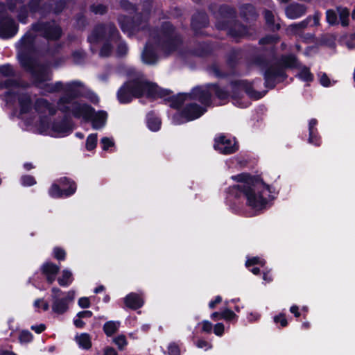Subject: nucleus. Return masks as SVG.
I'll list each match as a JSON object with an SVG mask.
<instances>
[{"label": "nucleus", "mask_w": 355, "mask_h": 355, "mask_svg": "<svg viewBox=\"0 0 355 355\" xmlns=\"http://www.w3.org/2000/svg\"><path fill=\"white\" fill-rule=\"evenodd\" d=\"M214 148L219 153L227 155L236 153L239 150V144L234 137L232 139L220 134L215 137Z\"/></svg>", "instance_id": "nucleus-14"}, {"label": "nucleus", "mask_w": 355, "mask_h": 355, "mask_svg": "<svg viewBox=\"0 0 355 355\" xmlns=\"http://www.w3.org/2000/svg\"><path fill=\"white\" fill-rule=\"evenodd\" d=\"M82 86V83L78 80H73L66 83L64 92L71 96L79 98L81 96L79 87Z\"/></svg>", "instance_id": "nucleus-44"}, {"label": "nucleus", "mask_w": 355, "mask_h": 355, "mask_svg": "<svg viewBox=\"0 0 355 355\" xmlns=\"http://www.w3.org/2000/svg\"><path fill=\"white\" fill-rule=\"evenodd\" d=\"M168 355H180V345L178 342H171L167 347Z\"/></svg>", "instance_id": "nucleus-60"}, {"label": "nucleus", "mask_w": 355, "mask_h": 355, "mask_svg": "<svg viewBox=\"0 0 355 355\" xmlns=\"http://www.w3.org/2000/svg\"><path fill=\"white\" fill-rule=\"evenodd\" d=\"M144 93L148 98H167L173 92L159 87L157 83L144 80Z\"/></svg>", "instance_id": "nucleus-19"}, {"label": "nucleus", "mask_w": 355, "mask_h": 355, "mask_svg": "<svg viewBox=\"0 0 355 355\" xmlns=\"http://www.w3.org/2000/svg\"><path fill=\"white\" fill-rule=\"evenodd\" d=\"M41 108L47 110L51 116H55L58 110V107L56 108L53 106L47 99L42 98L37 99L35 103V110L36 112H40Z\"/></svg>", "instance_id": "nucleus-36"}, {"label": "nucleus", "mask_w": 355, "mask_h": 355, "mask_svg": "<svg viewBox=\"0 0 355 355\" xmlns=\"http://www.w3.org/2000/svg\"><path fill=\"white\" fill-rule=\"evenodd\" d=\"M339 18L342 26L346 27L349 25V11L347 8H338Z\"/></svg>", "instance_id": "nucleus-52"}, {"label": "nucleus", "mask_w": 355, "mask_h": 355, "mask_svg": "<svg viewBox=\"0 0 355 355\" xmlns=\"http://www.w3.org/2000/svg\"><path fill=\"white\" fill-rule=\"evenodd\" d=\"M157 42L165 53L171 54L182 45L183 38L182 35L176 31L175 26L171 21H166L160 26Z\"/></svg>", "instance_id": "nucleus-2"}, {"label": "nucleus", "mask_w": 355, "mask_h": 355, "mask_svg": "<svg viewBox=\"0 0 355 355\" xmlns=\"http://www.w3.org/2000/svg\"><path fill=\"white\" fill-rule=\"evenodd\" d=\"M20 182L24 187H31L37 183L35 178L31 175H22L20 178Z\"/></svg>", "instance_id": "nucleus-62"}, {"label": "nucleus", "mask_w": 355, "mask_h": 355, "mask_svg": "<svg viewBox=\"0 0 355 355\" xmlns=\"http://www.w3.org/2000/svg\"><path fill=\"white\" fill-rule=\"evenodd\" d=\"M76 340L83 349L88 350L92 346L91 336L88 333H81L79 336H76Z\"/></svg>", "instance_id": "nucleus-43"}, {"label": "nucleus", "mask_w": 355, "mask_h": 355, "mask_svg": "<svg viewBox=\"0 0 355 355\" xmlns=\"http://www.w3.org/2000/svg\"><path fill=\"white\" fill-rule=\"evenodd\" d=\"M273 322L278 324H279V327L284 328L288 326V322L286 318V314L284 313H280L278 315H276L273 317Z\"/></svg>", "instance_id": "nucleus-61"}, {"label": "nucleus", "mask_w": 355, "mask_h": 355, "mask_svg": "<svg viewBox=\"0 0 355 355\" xmlns=\"http://www.w3.org/2000/svg\"><path fill=\"white\" fill-rule=\"evenodd\" d=\"M187 99H188L187 93H179L177 95H172L165 98L164 101L170 103V107L171 108L179 110L182 107Z\"/></svg>", "instance_id": "nucleus-35"}, {"label": "nucleus", "mask_w": 355, "mask_h": 355, "mask_svg": "<svg viewBox=\"0 0 355 355\" xmlns=\"http://www.w3.org/2000/svg\"><path fill=\"white\" fill-rule=\"evenodd\" d=\"M124 304L132 310H137L143 306L144 301L143 298L136 293H130L124 297Z\"/></svg>", "instance_id": "nucleus-31"}, {"label": "nucleus", "mask_w": 355, "mask_h": 355, "mask_svg": "<svg viewBox=\"0 0 355 355\" xmlns=\"http://www.w3.org/2000/svg\"><path fill=\"white\" fill-rule=\"evenodd\" d=\"M107 119V113L105 110H99L96 112L94 110V115L89 119V121L92 122L94 129H99L103 127Z\"/></svg>", "instance_id": "nucleus-34"}, {"label": "nucleus", "mask_w": 355, "mask_h": 355, "mask_svg": "<svg viewBox=\"0 0 355 355\" xmlns=\"http://www.w3.org/2000/svg\"><path fill=\"white\" fill-rule=\"evenodd\" d=\"M209 10L216 19L215 27L216 29L218 22L228 21L230 23L237 19L236 9L228 4L223 3L219 5L216 11H214L212 6H210Z\"/></svg>", "instance_id": "nucleus-15"}, {"label": "nucleus", "mask_w": 355, "mask_h": 355, "mask_svg": "<svg viewBox=\"0 0 355 355\" xmlns=\"http://www.w3.org/2000/svg\"><path fill=\"white\" fill-rule=\"evenodd\" d=\"M121 31L130 35L139 32L144 23L147 22L142 12H137L134 16L122 15L118 18Z\"/></svg>", "instance_id": "nucleus-11"}, {"label": "nucleus", "mask_w": 355, "mask_h": 355, "mask_svg": "<svg viewBox=\"0 0 355 355\" xmlns=\"http://www.w3.org/2000/svg\"><path fill=\"white\" fill-rule=\"evenodd\" d=\"M157 53L153 44L147 43L141 54L143 62L147 64H155L158 60Z\"/></svg>", "instance_id": "nucleus-30"}, {"label": "nucleus", "mask_w": 355, "mask_h": 355, "mask_svg": "<svg viewBox=\"0 0 355 355\" xmlns=\"http://www.w3.org/2000/svg\"><path fill=\"white\" fill-rule=\"evenodd\" d=\"M146 123L148 128L153 132L158 131L161 128L162 121L154 111L149 112L146 115Z\"/></svg>", "instance_id": "nucleus-39"}, {"label": "nucleus", "mask_w": 355, "mask_h": 355, "mask_svg": "<svg viewBox=\"0 0 355 355\" xmlns=\"http://www.w3.org/2000/svg\"><path fill=\"white\" fill-rule=\"evenodd\" d=\"M187 95L189 99L198 101L205 107L210 106L212 103V95L210 89H207L206 85L204 87H194Z\"/></svg>", "instance_id": "nucleus-17"}, {"label": "nucleus", "mask_w": 355, "mask_h": 355, "mask_svg": "<svg viewBox=\"0 0 355 355\" xmlns=\"http://www.w3.org/2000/svg\"><path fill=\"white\" fill-rule=\"evenodd\" d=\"M35 37L36 36L29 31L22 36L19 40L21 51L19 57L24 52L31 55V53L35 51Z\"/></svg>", "instance_id": "nucleus-28"}, {"label": "nucleus", "mask_w": 355, "mask_h": 355, "mask_svg": "<svg viewBox=\"0 0 355 355\" xmlns=\"http://www.w3.org/2000/svg\"><path fill=\"white\" fill-rule=\"evenodd\" d=\"M71 114L76 119L83 118L85 121H89L94 114V108L87 103L74 101L72 103Z\"/></svg>", "instance_id": "nucleus-20"}, {"label": "nucleus", "mask_w": 355, "mask_h": 355, "mask_svg": "<svg viewBox=\"0 0 355 355\" xmlns=\"http://www.w3.org/2000/svg\"><path fill=\"white\" fill-rule=\"evenodd\" d=\"M107 35L105 40L110 41V42H118L121 36L116 26L114 23H109L107 26Z\"/></svg>", "instance_id": "nucleus-41"}, {"label": "nucleus", "mask_w": 355, "mask_h": 355, "mask_svg": "<svg viewBox=\"0 0 355 355\" xmlns=\"http://www.w3.org/2000/svg\"><path fill=\"white\" fill-rule=\"evenodd\" d=\"M18 30L19 26L11 16L1 17L0 38L10 39L17 33Z\"/></svg>", "instance_id": "nucleus-18"}, {"label": "nucleus", "mask_w": 355, "mask_h": 355, "mask_svg": "<svg viewBox=\"0 0 355 355\" xmlns=\"http://www.w3.org/2000/svg\"><path fill=\"white\" fill-rule=\"evenodd\" d=\"M214 48L211 42H196L195 46L190 50L191 54L198 58H207L212 55Z\"/></svg>", "instance_id": "nucleus-25"}, {"label": "nucleus", "mask_w": 355, "mask_h": 355, "mask_svg": "<svg viewBox=\"0 0 355 355\" xmlns=\"http://www.w3.org/2000/svg\"><path fill=\"white\" fill-rule=\"evenodd\" d=\"M264 86L269 89H273L278 83H282L288 78L286 71L283 70L275 62L270 64L263 70Z\"/></svg>", "instance_id": "nucleus-10"}, {"label": "nucleus", "mask_w": 355, "mask_h": 355, "mask_svg": "<svg viewBox=\"0 0 355 355\" xmlns=\"http://www.w3.org/2000/svg\"><path fill=\"white\" fill-rule=\"evenodd\" d=\"M119 6L123 10L129 13L138 12V6L137 4L130 2L129 0H120Z\"/></svg>", "instance_id": "nucleus-49"}, {"label": "nucleus", "mask_w": 355, "mask_h": 355, "mask_svg": "<svg viewBox=\"0 0 355 355\" xmlns=\"http://www.w3.org/2000/svg\"><path fill=\"white\" fill-rule=\"evenodd\" d=\"M58 284L62 287H68L73 281V274L68 269H64L62 275L57 279Z\"/></svg>", "instance_id": "nucleus-45"}, {"label": "nucleus", "mask_w": 355, "mask_h": 355, "mask_svg": "<svg viewBox=\"0 0 355 355\" xmlns=\"http://www.w3.org/2000/svg\"><path fill=\"white\" fill-rule=\"evenodd\" d=\"M19 83L17 80L8 78L5 80H0V89H10L12 87H18Z\"/></svg>", "instance_id": "nucleus-59"}, {"label": "nucleus", "mask_w": 355, "mask_h": 355, "mask_svg": "<svg viewBox=\"0 0 355 355\" xmlns=\"http://www.w3.org/2000/svg\"><path fill=\"white\" fill-rule=\"evenodd\" d=\"M107 24L100 23L94 26L91 34L87 37L88 42L97 44L105 40Z\"/></svg>", "instance_id": "nucleus-27"}, {"label": "nucleus", "mask_w": 355, "mask_h": 355, "mask_svg": "<svg viewBox=\"0 0 355 355\" xmlns=\"http://www.w3.org/2000/svg\"><path fill=\"white\" fill-rule=\"evenodd\" d=\"M17 96L19 105V113L21 114L29 113L33 107V101L29 94L27 92L17 93L11 90L5 92L7 103L15 102Z\"/></svg>", "instance_id": "nucleus-13"}, {"label": "nucleus", "mask_w": 355, "mask_h": 355, "mask_svg": "<svg viewBox=\"0 0 355 355\" xmlns=\"http://www.w3.org/2000/svg\"><path fill=\"white\" fill-rule=\"evenodd\" d=\"M52 311L58 315H62L69 309V304L62 297L53 300Z\"/></svg>", "instance_id": "nucleus-40"}, {"label": "nucleus", "mask_w": 355, "mask_h": 355, "mask_svg": "<svg viewBox=\"0 0 355 355\" xmlns=\"http://www.w3.org/2000/svg\"><path fill=\"white\" fill-rule=\"evenodd\" d=\"M114 343L118 347L119 350H123L128 345V341L125 335L121 334L115 337L113 340Z\"/></svg>", "instance_id": "nucleus-64"}, {"label": "nucleus", "mask_w": 355, "mask_h": 355, "mask_svg": "<svg viewBox=\"0 0 355 355\" xmlns=\"http://www.w3.org/2000/svg\"><path fill=\"white\" fill-rule=\"evenodd\" d=\"M29 13L31 15H35L36 14L39 15V12H32L31 11L28 2L26 5L21 6L18 9L17 15L18 21L23 24H26L27 23V19Z\"/></svg>", "instance_id": "nucleus-42"}, {"label": "nucleus", "mask_w": 355, "mask_h": 355, "mask_svg": "<svg viewBox=\"0 0 355 355\" xmlns=\"http://www.w3.org/2000/svg\"><path fill=\"white\" fill-rule=\"evenodd\" d=\"M0 75L5 78L15 76V71L11 64L7 63L0 65Z\"/></svg>", "instance_id": "nucleus-48"}, {"label": "nucleus", "mask_w": 355, "mask_h": 355, "mask_svg": "<svg viewBox=\"0 0 355 355\" xmlns=\"http://www.w3.org/2000/svg\"><path fill=\"white\" fill-rule=\"evenodd\" d=\"M66 0H29L28 6L32 12H39L41 18H46L50 14L59 15L67 8Z\"/></svg>", "instance_id": "nucleus-5"}, {"label": "nucleus", "mask_w": 355, "mask_h": 355, "mask_svg": "<svg viewBox=\"0 0 355 355\" xmlns=\"http://www.w3.org/2000/svg\"><path fill=\"white\" fill-rule=\"evenodd\" d=\"M44 89L49 93L51 94L64 90V85L62 81H57L55 83H46L44 85Z\"/></svg>", "instance_id": "nucleus-51"}, {"label": "nucleus", "mask_w": 355, "mask_h": 355, "mask_svg": "<svg viewBox=\"0 0 355 355\" xmlns=\"http://www.w3.org/2000/svg\"><path fill=\"white\" fill-rule=\"evenodd\" d=\"M76 189V182L70 178L64 176L53 182L48 190V193L52 198H64L73 196Z\"/></svg>", "instance_id": "nucleus-6"}, {"label": "nucleus", "mask_w": 355, "mask_h": 355, "mask_svg": "<svg viewBox=\"0 0 355 355\" xmlns=\"http://www.w3.org/2000/svg\"><path fill=\"white\" fill-rule=\"evenodd\" d=\"M97 133H92L87 136L85 143V148L88 151L94 150L97 146Z\"/></svg>", "instance_id": "nucleus-53"}, {"label": "nucleus", "mask_w": 355, "mask_h": 355, "mask_svg": "<svg viewBox=\"0 0 355 355\" xmlns=\"http://www.w3.org/2000/svg\"><path fill=\"white\" fill-rule=\"evenodd\" d=\"M279 40V37L277 35H266L259 39V44L260 45L275 44Z\"/></svg>", "instance_id": "nucleus-55"}, {"label": "nucleus", "mask_w": 355, "mask_h": 355, "mask_svg": "<svg viewBox=\"0 0 355 355\" xmlns=\"http://www.w3.org/2000/svg\"><path fill=\"white\" fill-rule=\"evenodd\" d=\"M242 58L241 48H232L226 55V64L231 69H235Z\"/></svg>", "instance_id": "nucleus-32"}, {"label": "nucleus", "mask_w": 355, "mask_h": 355, "mask_svg": "<svg viewBox=\"0 0 355 355\" xmlns=\"http://www.w3.org/2000/svg\"><path fill=\"white\" fill-rule=\"evenodd\" d=\"M206 112V107L196 103H187L180 112L173 115V121L175 125H181L200 118Z\"/></svg>", "instance_id": "nucleus-8"}, {"label": "nucleus", "mask_w": 355, "mask_h": 355, "mask_svg": "<svg viewBox=\"0 0 355 355\" xmlns=\"http://www.w3.org/2000/svg\"><path fill=\"white\" fill-rule=\"evenodd\" d=\"M306 7L300 3H292L286 8V15L288 18L295 19L301 17L305 15Z\"/></svg>", "instance_id": "nucleus-33"}, {"label": "nucleus", "mask_w": 355, "mask_h": 355, "mask_svg": "<svg viewBox=\"0 0 355 355\" xmlns=\"http://www.w3.org/2000/svg\"><path fill=\"white\" fill-rule=\"evenodd\" d=\"M21 66L29 72L33 79L35 86L49 81L52 79V73L49 67L44 64H40L31 55L23 53L19 56Z\"/></svg>", "instance_id": "nucleus-3"}, {"label": "nucleus", "mask_w": 355, "mask_h": 355, "mask_svg": "<svg viewBox=\"0 0 355 355\" xmlns=\"http://www.w3.org/2000/svg\"><path fill=\"white\" fill-rule=\"evenodd\" d=\"M266 261L259 257H251V258H248L246 261H245V266L246 268H250L251 266H254L255 265H259L261 267H263L266 264Z\"/></svg>", "instance_id": "nucleus-58"}, {"label": "nucleus", "mask_w": 355, "mask_h": 355, "mask_svg": "<svg viewBox=\"0 0 355 355\" xmlns=\"http://www.w3.org/2000/svg\"><path fill=\"white\" fill-rule=\"evenodd\" d=\"M40 272L49 284H52L60 272V266L51 261H46L40 266Z\"/></svg>", "instance_id": "nucleus-24"}, {"label": "nucleus", "mask_w": 355, "mask_h": 355, "mask_svg": "<svg viewBox=\"0 0 355 355\" xmlns=\"http://www.w3.org/2000/svg\"><path fill=\"white\" fill-rule=\"evenodd\" d=\"M217 30L226 31L227 35L232 38H241L248 35L249 28L238 19L232 22L220 21L217 25Z\"/></svg>", "instance_id": "nucleus-12"}, {"label": "nucleus", "mask_w": 355, "mask_h": 355, "mask_svg": "<svg viewBox=\"0 0 355 355\" xmlns=\"http://www.w3.org/2000/svg\"><path fill=\"white\" fill-rule=\"evenodd\" d=\"M263 17L266 26L270 31L277 32L280 29L281 26L279 23H275V16L271 10L265 9L263 11Z\"/></svg>", "instance_id": "nucleus-37"}, {"label": "nucleus", "mask_w": 355, "mask_h": 355, "mask_svg": "<svg viewBox=\"0 0 355 355\" xmlns=\"http://www.w3.org/2000/svg\"><path fill=\"white\" fill-rule=\"evenodd\" d=\"M145 95L144 80L135 78L125 82L118 89L116 97L121 104H128L134 98Z\"/></svg>", "instance_id": "nucleus-4"}, {"label": "nucleus", "mask_w": 355, "mask_h": 355, "mask_svg": "<svg viewBox=\"0 0 355 355\" xmlns=\"http://www.w3.org/2000/svg\"><path fill=\"white\" fill-rule=\"evenodd\" d=\"M276 63L284 71L286 69H297L300 67L297 58L293 53L282 55Z\"/></svg>", "instance_id": "nucleus-29"}, {"label": "nucleus", "mask_w": 355, "mask_h": 355, "mask_svg": "<svg viewBox=\"0 0 355 355\" xmlns=\"http://www.w3.org/2000/svg\"><path fill=\"white\" fill-rule=\"evenodd\" d=\"M259 15L255 6L252 3H245L239 6V16L247 24L255 22Z\"/></svg>", "instance_id": "nucleus-23"}, {"label": "nucleus", "mask_w": 355, "mask_h": 355, "mask_svg": "<svg viewBox=\"0 0 355 355\" xmlns=\"http://www.w3.org/2000/svg\"><path fill=\"white\" fill-rule=\"evenodd\" d=\"M206 87L210 89V92H214L216 97L221 101L227 100L230 97L229 92L220 87L218 83H207Z\"/></svg>", "instance_id": "nucleus-38"}, {"label": "nucleus", "mask_w": 355, "mask_h": 355, "mask_svg": "<svg viewBox=\"0 0 355 355\" xmlns=\"http://www.w3.org/2000/svg\"><path fill=\"white\" fill-rule=\"evenodd\" d=\"M112 49L113 46L111 42L105 40L100 49L99 55L102 58H107L111 55Z\"/></svg>", "instance_id": "nucleus-57"}, {"label": "nucleus", "mask_w": 355, "mask_h": 355, "mask_svg": "<svg viewBox=\"0 0 355 355\" xmlns=\"http://www.w3.org/2000/svg\"><path fill=\"white\" fill-rule=\"evenodd\" d=\"M298 78L302 80L307 83L312 82L313 80L314 76L313 73L311 72L309 67L304 66L296 76Z\"/></svg>", "instance_id": "nucleus-47"}, {"label": "nucleus", "mask_w": 355, "mask_h": 355, "mask_svg": "<svg viewBox=\"0 0 355 355\" xmlns=\"http://www.w3.org/2000/svg\"><path fill=\"white\" fill-rule=\"evenodd\" d=\"M51 129L53 132L62 135V136L71 134L73 131V124L70 115L63 116L62 119L59 121H53Z\"/></svg>", "instance_id": "nucleus-22"}, {"label": "nucleus", "mask_w": 355, "mask_h": 355, "mask_svg": "<svg viewBox=\"0 0 355 355\" xmlns=\"http://www.w3.org/2000/svg\"><path fill=\"white\" fill-rule=\"evenodd\" d=\"M209 25V16L205 11H197L192 15L190 26L195 36L203 35L204 32L202 30L208 27Z\"/></svg>", "instance_id": "nucleus-16"}, {"label": "nucleus", "mask_w": 355, "mask_h": 355, "mask_svg": "<svg viewBox=\"0 0 355 355\" xmlns=\"http://www.w3.org/2000/svg\"><path fill=\"white\" fill-rule=\"evenodd\" d=\"M232 87L230 96L234 100H240L243 95L241 89L244 90L248 97L252 100H259L263 98L266 94V91L259 92L254 89L252 83L247 80H235L230 82Z\"/></svg>", "instance_id": "nucleus-7"}, {"label": "nucleus", "mask_w": 355, "mask_h": 355, "mask_svg": "<svg viewBox=\"0 0 355 355\" xmlns=\"http://www.w3.org/2000/svg\"><path fill=\"white\" fill-rule=\"evenodd\" d=\"M90 10L96 15H103L107 12V7L103 4H92L90 6Z\"/></svg>", "instance_id": "nucleus-63"}, {"label": "nucleus", "mask_w": 355, "mask_h": 355, "mask_svg": "<svg viewBox=\"0 0 355 355\" xmlns=\"http://www.w3.org/2000/svg\"><path fill=\"white\" fill-rule=\"evenodd\" d=\"M318 124V121L316 119L313 118L309 120L308 125V143L317 147L320 146L322 144V138L317 128Z\"/></svg>", "instance_id": "nucleus-26"}, {"label": "nucleus", "mask_w": 355, "mask_h": 355, "mask_svg": "<svg viewBox=\"0 0 355 355\" xmlns=\"http://www.w3.org/2000/svg\"><path fill=\"white\" fill-rule=\"evenodd\" d=\"M52 257L58 261H63L67 258V252L64 248L55 246L53 249Z\"/></svg>", "instance_id": "nucleus-54"}, {"label": "nucleus", "mask_w": 355, "mask_h": 355, "mask_svg": "<svg viewBox=\"0 0 355 355\" xmlns=\"http://www.w3.org/2000/svg\"><path fill=\"white\" fill-rule=\"evenodd\" d=\"M31 30L48 41H58L62 36V29L60 26L50 21H37L31 24Z\"/></svg>", "instance_id": "nucleus-9"}, {"label": "nucleus", "mask_w": 355, "mask_h": 355, "mask_svg": "<svg viewBox=\"0 0 355 355\" xmlns=\"http://www.w3.org/2000/svg\"><path fill=\"white\" fill-rule=\"evenodd\" d=\"M326 20L327 22L331 26L338 25V15L333 9H329L326 11Z\"/></svg>", "instance_id": "nucleus-56"}, {"label": "nucleus", "mask_w": 355, "mask_h": 355, "mask_svg": "<svg viewBox=\"0 0 355 355\" xmlns=\"http://www.w3.org/2000/svg\"><path fill=\"white\" fill-rule=\"evenodd\" d=\"M238 184L229 187L227 193L236 199L243 197L247 206L256 210L266 207L269 200H272V187L266 184L259 175L241 173L232 176Z\"/></svg>", "instance_id": "nucleus-1"}, {"label": "nucleus", "mask_w": 355, "mask_h": 355, "mask_svg": "<svg viewBox=\"0 0 355 355\" xmlns=\"http://www.w3.org/2000/svg\"><path fill=\"white\" fill-rule=\"evenodd\" d=\"M119 325V322L110 320L103 324V330L107 336L110 337L118 331Z\"/></svg>", "instance_id": "nucleus-46"}, {"label": "nucleus", "mask_w": 355, "mask_h": 355, "mask_svg": "<svg viewBox=\"0 0 355 355\" xmlns=\"http://www.w3.org/2000/svg\"><path fill=\"white\" fill-rule=\"evenodd\" d=\"M88 25L87 17L83 13H78L75 17V27L76 29L83 31Z\"/></svg>", "instance_id": "nucleus-50"}, {"label": "nucleus", "mask_w": 355, "mask_h": 355, "mask_svg": "<svg viewBox=\"0 0 355 355\" xmlns=\"http://www.w3.org/2000/svg\"><path fill=\"white\" fill-rule=\"evenodd\" d=\"M263 51V49L254 47L248 58V62L251 65L256 66L262 71L270 64L269 59Z\"/></svg>", "instance_id": "nucleus-21"}]
</instances>
